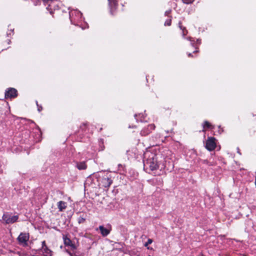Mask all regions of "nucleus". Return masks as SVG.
<instances>
[{
    "instance_id": "f257e3e1",
    "label": "nucleus",
    "mask_w": 256,
    "mask_h": 256,
    "mask_svg": "<svg viewBox=\"0 0 256 256\" xmlns=\"http://www.w3.org/2000/svg\"><path fill=\"white\" fill-rule=\"evenodd\" d=\"M150 154L151 156H150L144 162V168L146 172L148 170L153 171L158 168L156 156L152 154Z\"/></svg>"
},
{
    "instance_id": "f03ea898",
    "label": "nucleus",
    "mask_w": 256,
    "mask_h": 256,
    "mask_svg": "<svg viewBox=\"0 0 256 256\" xmlns=\"http://www.w3.org/2000/svg\"><path fill=\"white\" fill-rule=\"evenodd\" d=\"M69 16L72 24L79 22L82 20V14L77 10H72L69 12Z\"/></svg>"
},
{
    "instance_id": "7ed1b4c3",
    "label": "nucleus",
    "mask_w": 256,
    "mask_h": 256,
    "mask_svg": "<svg viewBox=\"0 0 256 256\" xmlns=\"http://www.w3.org/2000/svg\"><path fill=\"white\" fill-rule=\"evenodd\" d=\"M216 140L214 137H208L206 142V148L209 151L214 150L216 147Z\"/></svg>"
},
{
    "instance_id": "20e7f679",
    "label": "nucleus",
    "mask_w": 256,
    "mask_h": 256,
    "mask_svg": "<svg viewBox=\"0 0 256 256\" xmlns=\"http://www.w3.org/2000/svg\"><path fill=\"white\" fill-rule=\"evenodd\" d=\"M18 91L16 88H8L5 92V98H14L17 96Z\"/></svg>"
},
{
    "instance_id": "39448f33",
    "label": "nucleus",
    "mask_w": 256,
    "mask_h": 256,
    "mask_svg": "<svg viewBox=\"0 0 256 256\" xmlns=\"http://www.w3.org/2000/svg\"><path fill=\"white\" fill-rule=\"evenodd\" d=\"M34 6L40 5L41 4V0H32ZM45 5L48 4L46 9L48 10H52V4L53 3L52 0H42Z\"/></svg>"
},
{
    "instance_id": "423d86ee",
    "label": "nucleus",
    "mask_w": 256,
    "mask_h": 256,
    "mask_svg": "<svg viewBox=\"0 0 256 256\" xmlns=\"http://www.w3.org/2000/svg\"><path fill=\"white\" fill-rule=\"evenodd\" d=\"M18 240L20 244L24 246L26 245L27 242L29 240L28 233H21L18 238Z\"/></svg>"
},
{
    "instance_id": "0eeeda50",
    "label": "nucleus",
    "mask_w": 256,
    "mask_h": 256,
    "mask_svg": "<svg viewBox=\"0 0 256 256\" xmlns=\"http://www.w3.org/2000/svg\"><path fill=\"white\" fill-rule=\"evenodd\" d=\"M2 218L6 224L14 223L18 220V216H11L9 214H4Z\"/></svg>"
},
{
    "instance_id": "6e6552de",
    "label": "nucleus",
    "mask_w": 256,
    "mask_h": 256,
    "mask_svg": "<svg viewBox=\"0 0 256 256\" xmlns=\"http://www.w3.org/2000/svg\"><path fill=\"white\" fill-rule=\"evenodd\" d=\"M98 229L102 236H106L110 233L112 228L110 226H109L108 228H106L103 226H100L98 227Z\"/></svg>"
},
{
    "instance_id": "1a4fd4ad",
    "label": "nucleus",
    "mask_w": 256,
    "mask_h": 256,
    "mask_svg": "<svg viewBox=\"0 0 256 256\" xmlns=\"http://www.w3.org/2000/svg\"><path fill=\"white\" fill-rule=\"evenodd\" d=\"M102 182L104 187L108 188L112 184V180H111L110 178L106 176L102 178Z\"/></svg>"
},
{
    "instance_id": "9d476101",
    "label": "nucleus",
    "mask_w": 256,
    "mask_h": 256,
    "mask_svg": "<svg viewBox=\"0 0 256 256\" xmlns=\"http://www.w3.org/2000/svg\"><path fill=\"white\" fill-rule=\"evenodd\" d=\"M155 128V126L154 124H149L148 126V127H147V129L148 130V132H145V129H143L142 131H141V134L142 135V136H146V135H147L149 133H150L151 132V131L153 130H154Z\"/></svg>"
},
{
    "instance_id": "9b49d317",
    "label": "nucleus",
    "mask_w": 256,
    "mask_h": 256,
    "mask_svg": "<svg viewBox=\"0 0 256 256\" xmlns=\"http://www.w3.org/2000/svg\"><path fill=\"white\" fill-rule=\"evenodd\" d=\"M63 239L65 245L68 246H70L73 248H76L74 245L72 244V242L70 240V238H67L66 236H63Z\"/></svg>"
},
{
    "instance_id": "f8f14e48",
    "label": "nucleus",
    "mask_w": 256,
    "mask_h": 256,
    "mask_svg": "<svg viewBox=\"0 0 256 256\" xmlns=\"http://www.w3.org/2000/svg\"><path fill=\"white\" fill-rule=\"evenodd\" d=\"M58 206L59 210L62 212L66 208V204L64 202L60 201L58 204Z\"/></svg>"
},
{
    "instance_id": "ddd939ff",
    "label": "nucleus",
    "mask_w": 256,
    "mask_h": 256,
    "mask_svg": "<svg viewBox=\"0 0 256 256\" xmlns=\"http://www.w3.org/2000/svg\"><path fill=\"white\" fill-rule=\"evenodd\" d=\"M76 167L80 170H86L87 168V166L85 162H77Z\"/></svg>"
},
{
    "instance_id": "4468645a",
    "label": "nucleus",
    "mask_w": 256,
    "mask_h": 256,
    "mask_svg": "<svg viewBox=\"0 0 256 256\" xmlns=\"http://www.w3.org/2000/svg\"><path fill=\"white\" fill-rule=\"evenodd\" d=\"M108 4L111 9H116L118 6V2L116 0H108Z\"/></svg>"
},
{
    "instance_id": "2eb2a0df",
    "label": "nucleus",
    "mask_w": 256,
    "mask_h": 256,
    "mask_svg": "<svg viewBox=\"0 0 256 256\" xmlns=\"http://www.w3.org/2000/svg\"><path fill=\"white\" fill-rule=\"evenodd\" d=\"M204 128H214V126L208 121H205L203 124Z\"/></svg>"
},
{
    "instance_id": "dca6fc26",
    "label": "nucleus",
    "mask_w": 256,
    "mask_h": 256,
    "mask_svg": "<svg viewBox=\"0 0 256 256\" xmlns=\"http://www.w3.org/2000/svg\"><path fill=\"white\" fill-rule=\"evenodd\" d=\"M156 180L157 185L161 186L163 184V180L162 178H156Z\"/></svg>"
},
{
    "instance_id": "f3484780",
    "label": "nucleus",
    "mask_w": 256,
    "mask_h": 256,
    "mask_svg": "<svg viewBox=\"0 0 256 256\" xmlns=\"http://www.w3.org/2000/svg\"><path fill=\"white\" fill-rule=\"evenodd\" d=\"M80 26L81 27L82 30H84L88 28V25L86 22H83L81 24Z\"/></svg>"
},
{
    "instance_id": "a211bd4d",
    "label": "nucleus",
    "mask_w": 256,
    "mask_h": 256,
    "mask_svg": "<svg viewBox=\"0 0 256 256\" xmlns=\"http://www.w3.org/2000/svg\"><path fill=\"white\" fill-rule=\"evenodd\" d=\"M172 18H168L165 22H164V26H170L172 24Z\"/></svg>"
},
{
    "instance_id": "6ab92c4d",
    "label": "nucleus",
    "mask_w": 256,
    "mask_h": 256,
    "mask_svg": "<svg viewBox=\"0 0 256 256\" xmlns=\"http://www.w3.org/2000/svg\"><path fill=\"white\" fill-rule=\"evenodd\" d=\"M178 25L180 29L182 31V32H184L185 30L187 32L186 28L182 25V23L181 22H179Z\"/></svg>"
},
{
    "instance_id": "aec40b11",
    "label": "nucleus",
    "mask_w": 256,
    "mask_h": 256,
    "mask_svg": "<svg viewBox=\"0 0 256 256\" xmlns=\"http://www.w3.org/2000/svg\"><path fill=\"white\" fill-rule=\"evenodd\" d=\"M152 242V240L150 238L148 239V242H146L144 244V246L147 247L148 249L150 248L149 247H148V245L151 244Z\"/></svg>"
},
{
    "instance_id": "412c9836",
    "label": "nucleus",
    "mask_w": 256,
    "mask_h": 256,
    "mask_svg": "<svg viewBox=\"0 0 256 256\" xmlns=\"http://www.w3.org/2000/svg\"><path fill=\"white\" fill-rule=\"evenodd\" d=\"M87 126V124L86 123H83L80 126V129H82V131H84L86 128Z\"/></svg>"
},
{
    "instance_id": "4be33fe9",
    "label": "nucleus",
    "mask_w": 256,
    "mask_h": 256,
    "mask_svg": "<svg viewBox=\"0 0 256 256\" xmlns=\"http://www.w3.org/2000/svg\"><path fill=\"white\" fill-rule=\"evenodd\" d=\"M171 12H172V10H170V9L168 10H166L164 13V15L166 16H167L168 18H172V16H170Z\"/></svg>"
},
{
    "instance_id": "5701e85b",
    "label": "nucleus",
    "mask_w": 256,
    "mask_h": 256,
    "mask_svg": "<svg viewBox=\"0 0 256 256\" xmlns=\"http://www.w3.org/2000/svg\"><path fill=\"white\" fill-rule=\"evenodd\" d=\"M43 250L46 252V253L48 254H50V250L46 246L42 248Z\"/></svg>"
},
{
    "instance_id": "b1692460",
    "label": "nucleus",
    "mask_w": 256,
    "mask_h": 256,
    "mask_svg": "<svg viewBox=\"0 0 256 256\" xmlns=\"http://www.w3.org/2000/svg\"><path fill=\"white\" fill-rule=\"evenodd\" d=\"M183 2L186 4H190L192 3L194 0H182Z\"/></svg>"
},
{
    "instance_id": "393cba45",
    "label": "nucleus",
    "mask_w": 256,
    "mask_h": 256,
    "mask_svg": "<svg viewBox=\"0 0 256 256\" xmlns=\"http://www.w3.org/2000/svg\"><path fill=\"white\" fill-rule=\"evenodd\" d=\"M85 222V218H80L78 220V222L79 224L84 223Z\"/></svg>"
},
{
    "instance_id": "a878e982",
    "label": "nucleus",
    "mask_w": 256,
    "mask_h": 256,
    "mask_svg": "<svg viewBox=\"0 0 256 256\" xmlns=\"http://www.w3.org/2000/svg\"><path fill=\"white\" fill-rule=\"evenodd\" d=\"M42 248H44V246H46V242L45 241H43L42 242Z\"/></svg>"
},
{
    "instance_id": "bb28decb",
    "label": "nucleus",
    "mask_w": 256,
    "mask_h": 256,
    "mask_svg": "<svg viewBox=\"0 0 256 256\" xmlns=\"http://www.w3.org/2000/svg\"><path fill=\"white\" fill-rule=\"evenodd\" d=\"M9 28H8V30L10 32H13L14 30V28H10V26H9Z\"/></svg>"
},
{
    "instance_id": "cd10ccee",
    "label": "nucleus",
    "mask_w": 256,
    "mask_h": 256,
    "mask_svg": "<svg viewBox=\"0 0 256 256\" xmlns=\"http://www.w3.org/2000/svg\"><path fill=\"white\" fill-rule=\"evenodd\" d=\"M42 110V106H40V108H38V111H40V110Z\"/></svg>"
},
{
    "instance_id": "c85d7f7f",
    "label": "nucleus",
    "mask_w": 256,
    "mask_h": 256,
    "mask_svg": "<svg viewBox=\"0 0 256 256\" xmlns=\"http://www.w3.org/2000/svg\"><path fill=\"white\" fill-rule=\"evenodd\" d=\"M188 56L189 57L192 56V54H191V53H189V54H188Z\"/></svg>"
},
{
    "instance_id": "c756f323",
    "label": "nucleus",
    "mask_w": 256,
    "mask_h": 256,
    "mask_svg": "<svg viewBox=\"0 0 256 256\" xmlns=\"http://www.w3.org/2000/svg\"><path fill=\"white\" fill-rule=\"evenodd\" d=\"M144 129H145V132H148V130L147 129V128H144Z\"/></svg>"
},
{
    "instance_id": "7c9ffc66",
    "label": "nucleus",
    "mask_w": 256,
    "mask_h": 256,
    "mask_svg": "<svg viewBox=\"0 0 256 256\" xmlns=\"http://www.w3.org/2000/svg\"><path fill=\"white\" fill-rule=\"evenodd\" d=\"M70 256H76V255H74H74H73V254H71V253H70Z\"/></svg>"
},
{
    "instance_id": "2f4dec72",
    "label": "nucleus",
    "mask_w": 256,
    "mask_h": 256,
    "mask_svg": "<svg viewBox=\"0 0 256 256\" xmlns=\"http://www.w3.org/2000/svg\"><path fill=\"white\" fill-rule=\"evenodd\" d=\"M254 120H256V115L254 116Z\"/></svg>"
}]
</instances>
